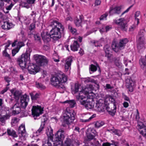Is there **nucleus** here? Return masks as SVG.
I'll return each mask as SVG.
<instances>
[{"label": "nucleus", "instance_id": "c9c22d12", "mask_svg": "<svg viewBox=\"0 0 146 146\" xmlns=\"http://www.w3.org/2000/svg\"><path fill=\"white\" fill-rule=\"evenodd\" d=\"M40 95V93H35L34 92L30 93V95L32 100H35L38 98Z\"/></svg>", "mask_w": 146, "mask_h": 146}, {"label": "nucleus", "instance_id": "7c9ffc66", "mask_svg": "<svg viewBox=\"0 0 146 146\" xmlns=\"http://www.w3.org/2000/svg\"><path fill=\"white\" fill-rule=\"evenodd\" d=\"M8 134L10 136H11L13 137H17L15 131L13 129H8L7 130Z\"/></svg>", "mask_w": 146, "mask_h": 146}, {"label": "nucleus", "instance_id": "6ab92c4d", "mask_svg": "<svg viewBox=\"0 0 146 146\" xmlns=\"http://www.w3.org/2000/svg\"><path fill=\"white\" fill-rule=\"evenodd\" d=\"M121 12V8L120 7L117 6L114 8L111 7L110 8L109 13L110 15L113 14H119Z\"/></svg>", "mask_w": 146, "mask_h": 146}, {"label": "nucleus", "instance_id": "412c9836", "mask_svg": "<svg viewBox=\"0 0 146 146\" xmlns=\"http://www.w3.org/2000/svg\"><path fill=\"white\" fill-rule=\"evenodd\" d=\"M2 28L5 30H7L12 28L13 26V24L9 21H5L1 23Z\"/></svg>", "mask_w": 146, "mask_h": 146}, {"label": "nucleus", "instance_id": "f8f14e48", "mask_svg": "<svg viewBox=\"0 0 146 146\" xmlns=\"http://www.w3.org/2000/svg\"><path fill=\"white\" fill-rule=\"evenodd\" d=\"M137 128L138 129L140 133L146 138V125L142 122H139Z\"/></svg>", "mask_w": 146, "mask_h": 146}, {"label": "nucleus", "instance_id": "c756f323", "mask_svg": "<svg viewBox=\"0 0 146 146\" xmlns=\"http://www.w3.org/2000/svg\"><path fill=\"white\" fill-rule=\"evenodd\" d=\"M91 89L90 87V86L89 87L85 88L84 89H83L82 91H80V92L78 95L80 93V92H82V95L85 96V97H86V94L89 93L90 92H91Z\"/></svg>", "mask_w": 146, "mask_h": 146}, {"label": "nucleus", "instance_id": "4be33fe9", "mask_svg": "<svg viewBox=\"0 0 146 146\" xmlns=\"http://www.w3.org/2000/svg\"><path fill=\"white\" fill-rule=\"evenodd\" d=\"M104 49L106 53V56L110 59L112 56L110 47L108 45H106L104 47Z\"/></svg>", "mask_w": 146, "mask_h": 146}, {"label": "nucleus", "instance_id": "052dcab7", "mask_svg": "<svg viewBox=\"0 0 146 146\" xmlns=\"http://www.w3.org/2000/svg\"><path fill=\"white\" fill-rule=\"evenodd\" d=\"M57 55L56 54H54L52 59L54 62H58L60 61L59 58L58 56H57V59H55V56Z\"/></svg>", "mask_w": 146, "mask_h": 146}, {"label": "nucleus", "instance_id": "e2e57ef3", "mask_svg": "<svg viewBox=\"0 0 146 146\" xmlns=\"http://www.w3.org/2000/svg\"><path fill=\"white\" fill-rule=\"evenodd\" d=\"M91 42L94 44L95 46H100V43L99 41H92Z\"/></svg>", "mask_w": 146, "mask_h": 146}, {"label": "nucleus", "instance_id": "a19ab883", "mask_svg": "<svg viewBox=\"0 0 146 146\" xmlns=\"http://www.w3.org/2000/svg\"><path fill=\"white\" fill-rule=\"evenodd\" d=\"M88 132L93 134L95 136L97 135V132L95 129L94 128H89L86 131V133H88Z\"/></svg>", "mask_w": 146, "mask_h": 146}, {"label": "nucleus", "instance_id": "4468645a", "mask_svg": "<svg viewBox=\"0 0 146 146\" xmlns=\"http://www.w3.org/2000/svg\"><path fill=\"white\" fill-rule=\"evenodd\" d=\"M28 70L30 74H35L39 71L40 68L35 64H31L28 66Z\"/></svg>", "mask_w": 146, "mask_h": 146}, {"label": "nucleus", "instance_id": "774afa93", "mask_svg": "<svg viewBox=\"0 0 146 146\" xmlns=\"http://www.w3.org/2000/svg\"><path fill=\"white\" fill-rule=\"evenodd\" d=\"M28 4L29 3L27 2H24L23 3V6L24 7L28 8L29 7V6Z\"/></svg>", "mask_w": 146, "mask_h": 146}, {"label": "nucleus", "instance_id": "de8ad7c7", "mask_svg": "<svg viewBox=\"0 0 146 146\" xmlns=\"http://www.w3.org/2000/svg\"><path fill=\"white\" fill-rule=\"evenodd\" d=\"M42 142V146H52L51 143L49 142L48 139L45 141L43 140Z\"/></svg>", "mask_w": 146, "mask_h": 146}, {"label": "nucleus", "instance_id": "3c124183", "mask_svg": "<svg viewBox=\"0 0 146 146\" xmlns=\"http://www.w3.org/2000/svg\"><path fill=\"white\" fill-rule=\"evenodd\" d=\"M86 134L88 139H89L91 140L93 139L95 136L94 135L90 133L89 132H88V133Z\"/></svg>", "mask_w": 146, "mask_h": 146}, {"label": "nucleus", "instance_id": "8fccbe9b", "mask_svg": "<svg viewBox=\"0 0 146 146\" xmlns=\"http://www.w3.org/2000/svg\"><path fill=\"white\" fill-rule=\"evenodd\" d=\"M79 87L80 86L78 84H75L74 90L72 92L74 93V94H76V93H77L78 91V90L79 88Z\"/></svg>", "mask_w": 146, "mask_h": 146}, {"label": "nucleus", "instance_id": "ea45409f", "mask_svg": "<svg viewBox=\"0 0 146 146\" xmlns=\"http://www.w3.org/2000/svg\"><path fill=\"white\" fill-rule=\"evenodd\" d=\"M104 124V122L101 121H97L94 122L95 127L98 128L102 126Z\"/></svg>", "mask_w": 146, "mask_h": 146}, {"label": "nucleus", "instance_id": "a18cd8bd", "mask_svg": "<svg viewBox=\"0 0 146 146\" xmlns=\"http://www.w3.org/2000/svg\"><path fill=\"white\" fill-rule=\"evenodd\" d=\"M36 87L38 89L42 90L45 89V86L42 84L41 83L38 82H36Z\"/></svg>", "mask_w": 146, "mask_h": 146}, {"label": "nucleus", "instance_id": "49530a36", "mask_svg": "<svg viewBox=\"0 0 146 146\" xmlns=\"http://www.w3.org/2000/svg\"><path fill=\"white\" fill-rule=\"evenodd\" d=\"M111 131L115 135H117L118 136H120L121 134V131L117 129H111Z\"/></svg>", "mask_w": 146, "mask_h": 146}, {"label": "nucleus", "instance_id": "338daca9", "mask_svg": "<svg viewBox=\"0 0 146 146\" xmlns=\"http://www.w3.org/2000/svg\"><path fill=\"white\" fill-rule=\"evenodd\" d=\"M98 41H99L100 44V43L104 44L106 42V41L103 38H101L100 40Z\"/></svg>", "mask_w": 146, "mask_h": 146}, {"label": "nucleus", "instance_id": "6e6552de", "mask_svg": "<svg viewBox=\"0 0 146 146\" xmlns=\"http://www.w3.org/2000/svg\"><path fill=\"white\" fill-rule=\"evenodd\" d=\"M35 60L38 65L44 66L47 64L48 60L44 56L36 54L34 56Z\"/></svg>", "mask_w": 146, "mask_h": 146}, {"label": "nucleus", "instance_id": "5701e85b", "mask_svg": "<svg viewBox=\"0 0 146 146\" xmlns=\"http://www.w3.org/2000/svg\"><path fill=\"white\" fill-rule=\"evenodd\" d=\"M14 4V3L12 2V1L7 3L6 5L5 9L3 10L4 13H9V11L11 9Z\"/></svg>", "mask_w": 146, "mask_h": 146}, {"label": "nucleus", "instance_id": "4c0bfd02", "mask_svg": "<svg viewBox=\"0 0 146 146\" xmlns=\"http://www.w3.org/2000/svg\"><path fill=\"white\" fill-rule=\"evenodd\" d=\"M21 102H24V101L29 102V96L25 94L22 96L21 97Z\"/></svg>", "mask_w": 146, "mask_h": 146}, {"label": "nucleus", "instance_id": "37998d69", "mask_svg": "<svg viewBox=\"0 0 146 146\" xmlns=\"http://www.w3.org/2000/svg\"><path fill=\"white\" fill-rule=\"evenodd\" d=\"M53 130L50 126L48 127V129L47 130L46 133L48 137L52 136L53 135Z\"/></svg>", "mask_w": 146, "mask_h": 146}, {"label": "nucleus", "instance_id": "680f3d73", "mask_svg": "<svg viewBox=\"0 0 146 146\" xmlns=\"http://www.w3.org/2000/svg\"><path fill=\"white\" fill-rule=\"evenodd\" d=\"M19 50L18 48L13 49L12 50V54L13 56H14L15 54L17 53L19 51Z\"/></svg>", "mask_w": 146, "mask_h": 146}, {"label": "nucleus", "instance_id": "58836bf2", "mask_svg": "<svg viewBox=\"0 0 146 146\" xmlns=\"http://www.w3.org/2000/svg\"><path fill=\"white\" fill-rule=\"evenodd\" d=\"M140 13L139 11H137L135 15V21H137V25L139 23V20L140 18Z\"/></svg>", "mask_w": 146, "mask_h": 146}, {"label": "nucleus", "instance_id": "bf43d9fd", "mask_svg": "<svg viewBox=\"0 0 146 146\" xmlns=\"http://www.w3.org/2000/svg\"><path fill=\"white\" fill-rule=\"evenodd\" d=\"M90 69L91 71H96L97 69V67L94 65L92 64L91 65Z\"/></svg>", "mask_w": 146, "mask_h": 146}, {"label": "nucleus", "instance_id": "2f4dec72", "mask_svg": "<svg viewBox=\"0 0 146 146\" xmlns=\"http://www.w3.org/2000/svg\"><path fill=\"white\" fill-rule=\"evenodd\" d=\"M63 146H73V143L69 138H66L65 140Z\"/></svg>", "mask_w": 146, "mask_h": 146}, {"label": "nucleus", "instance_id": "f257e3e1", "mask_svg": "<svg viewBox=\"0 0 146 146\" xmlns=\"http://www.w3.org/2000/svg\"><path fill=\"white\" fill-rule=\"evenodd\" d=\"M50 25L52 27L49 33L51 38L54 40H57L60 38L61 36L60 29H64L61 24L57 21L53 20L51 22Z\"/></svg>", "mask_w": 146, "mask_h": 146}, {"label": "nucleus", "instance_id": "72a5a7b5", "mask_svg": "<svg viewBox=\"0 0 146 146\" xmlns=\"http://www.w3.org/2000/svg\"><path fill=\"white\" fill-rule=\"evenodd\" d=\"M113 60L114 62V63L116 66L119 67L121 66L122 63L119 57H114L113 59Z\"/></svg>", "mask_w": 146, "mask_h": 146}, {"label": "nucleus", "instance_id": "f3484780", "mask_svg": "<svg viewBox=\"0 0 146 146\" xmlns=\"http://www.w3.org/2000/svg\"><path fill=\"white\" fill-rule=\"evenodd\" d=\"M137 41L138 44L137 46L139 47L141 46L140 45H141L143 46V44L144 41V37L143 31V30L141 31L139 33L138 35Z\"/></svg>", "mask_w": 146, "mask_h": 146}, {"label": "nucleus", "instance_id": "9d476101", "mask_svg": "<svg viewBox=\"0 0 146 146\" xmlns=\"http://www.w3.org/2000/svg\"><path fill=\"white\" fill-rule=\"evenodd\" d=\"M18 135L21 140L25 139V137L27 135V133L24 124H22L19 126L18 129Z\"/></svg>", "mask_w": 146, "mask_h": 146}, {"label": "nucleus", "instance_id": "39448f33", "mask_svg": "<svg viewBox=\"0 0 146 146\" xmlns=\"http://www.w3.org/2000/svg\"><path fill=\"white\" fill-rule=\"evenodd\" d=\"M31 51V49L29 48L27 49L26 52L22 54L21 57L18 58V63L22 69H23L25 68L26 62L29 61Z\"/></svg>", "mask_w": 146, "mask_h": 146}, {"label": "nucleus", "instance_id": "20e7f679", "mask_svg": "<svg viewBox=\"0 0 146 146\" xmlns=\"http://www.w3.org/2000/svg\"><path fill=\"white\" fill-rule=\"evenodd\" d=\"M76 113L74 110L70 108H67L63 114L64 122L67 124L72 123L75 119Z\"/></svg>", "mask_w": 146, "mask_h": 146}, {"label": "nucleus", "instance_id": "dca6fc26", "mask_svg": "<svg viewBox=\"0 0 146 146\" xmlns=\"http://www.w3.org/2000/svg\"><path fill=\"white\" fill-rule=\"evenodd\" d=\"M126 86L128 89L129 92H132L133 91L134 86L135 84L134 82L131 78H127L125 81Z\"/></svg>", "mask_w": 146, "mask_h": 146}, {"label": "nucleus", "instance_id": "bb28decb", "mask_svg": "<svg viewBox=\"0 0 146 146\" xmlns=\"http://www.w3.org/2000/svg\"><path fill=\"white\" fill-rule=\"evenodd\" d=\"M42 38L44 41L46 43H47L50 40L51 36L50 34L48 33H46L45 34L43 35L41 34Z\"/></svg>", "mask_w": 146, "mask_h": 146}, {"label": "nucleus", "instance_id": "a878e982", "mask_svg": "<svg viewBox=\"0 0 146 146\" xmlns=\"http://www.w3.org/2000/svg\"><path fill=\"white\" fill-rule=\"evenodd\" d=\"M83 20V16L82 15H80L78 17H77L76 18L74 21V23L76 25L77 27L80 26Z\"/></svg>", "mask_w": 146, "mask_h": 146}, {"label": "nucleus", "instance_id": "ddd939ff", "mask_svg": "<svg viewBox=\"0 0 146 146\" xmlns=\"http://www.w3.org/2000/svg\"><path fill=\"white\" fill-rule=\"evenodd\" d=\"M105 109H106L108 112L110 114L113 116L116 112V106L115 104H113L110 105L105 106Z\"/></svg>", "mask_w": 146, "mask_h": 146}, {"label": "nucleus", "instance_id": "864d4df0", "mask_svg": "<svg viewBox=\"0 0 146 146\" xmlns=\"http://www.w3.org/2000/svg\"><path fill=\"white\" fill-rule=\"evenodd\" d=\"M68 28L70 31L73 33L74 34L76 32V30L74 28H73L70 25H68Z\"/></svg>", "mask_w": 146, "mask_h": 146}, {"label": "nucleus", "instance_id": "4d7b16f0", "mask_svg": "<svg viewBox=\"0 0 146 146\" xmlns=\"http://www.w3.org/2000/svg\"><path fill=\"white\" fill-rule=\"evenodd\" d=\"M19 121V119L17 118H14L12 119L11 123L12 125H14Z\"/></svg>", "mask_w": 146, "mask_h": 146}, {"label": "nucleus", "instance_id": "13d9d810", "mask_svg": "<svg viewBox=\"0 0 146 146\" xmlns=\"http://www.w3.org/2000/svg\"><path fill=\"white\" fill-rule=\"evenodd\" d=\"M24 46V44L23 42H19L17 44V48L19 49L22 46Z\"/></svg>", "mask_w": 146, "mask_h": 146}, {"label": "nucleus", "instance_id": "f704fd0d", "mask_svg": "<svg viewBox=\"0 0 146 146\" xmlns=\"http://www.w3.org/2000/svg\"><path fill=\"white\" fill-rule=\"evenodd\" d=\"M64 103H67L68 104V106L72 108L74 107L76 104V102L74 100H67L64 102Z\"/></svg>", "mask_w": 146, "mask_h": 146}, {"label": "nucleus", "instance_id": "cd10ccee", "mask_svg": "<svg viewBox=\"0 0 146 146\" xmlns=\"http://www.w3.org/2000/svg\"><path fill=\"white\" fill-rule=\"evenodd\" d=\"M79 47V44L76 41H74L73 44L70 45V48L71 50L73 51H77Z\"/></svg>", "mask_w": 146, "mask_h": 146}, {"label": "nucleus", "instance_id": "0eeeda50", "mask_svg": "<svg viewBox=\"0 0 146 146\" xmlns=\"http://www.w3.org/2000/svg\"><path fill=\"white\" fill-rule=\"evenodd\" d=\"M128 42L126 38L121 40L119 43L116 44L115 42H113L111 47L112 49L116 52H118L119 50L124 48L125 44Z\"/></svg>", "mask_w": 146, "mask_h": 146}, {"label": "nucleus", "instance_id": "603ef678", "mask_svg": "<svg viewBox=\"0 0 146 146\" xmlns=\"http://www.w3.org/2000/svg\"><path fill=\"white\" fill-rule=\"evenodd\" d=\"M3 56L8 57L9 59L11 58L9 54L7 52L6 48H5V50L3 51Z\"/></svg>", "mask_w": 146, "mask_h": 146}, {"label": "nucleus", "instance_id": "9b49d317", "mask_svg": "<svg viewBox=\"0 0 146 146\" xmlns=\"http://www.w3.org/2000/svg\"><path fill=\"white\" fill-rule=\"evenodd\" d=\"M43 110L40 106H33L32 109V115L35 119L36 117L38 116L40 114L42 113Z\"/></svg>", "mask_w": 146, "mask_h": 146}, {"label": "nucleus", "instance_id": "a211bd4d", "mask_svg": "<svg viewBox=\"0 0 146 146\" xmlns=\"http://www.w3.org/2000/svg\"><path fill=\"white\" fill-rule=\"evenodd\" d=\"M11 109L12 114L14 115L19 114L21 111L20 105L18 103H16Z\"/></svg>", "mask_w": 146, "mask_h": 146}, {"label": "nucleus", "instance_id": "473e14b6", "mask_svg": "<svg viewBox=\"0 0 146 146\" xmlns=\"http://www.w3.org/2000/svg\"><path fill=\"white\" fill-rule=\"evenodd\" d=\"M139 62L141 68L146 71V63L144 58H141L139 60Z\"/></svg>", "mask_w": 146, "mask_h": 146}, {"label": "nucleus", "instance_id": "e433bc0d", "mask_svg": "<svg viewBox=\"0 0 146 146\" xmlns=\"http://www.w3.org/2000/svg\"><path fill=\"white\" fill-rule=\"evenodd\" d=\"M11 92L16 98H18L20 94V93L19 91L15 89L11 90Z\"/></svg>", "mask_w": 146, "mask_h": 146}, {"label": "nucleus", "instance_id": "79ce46f5", "mask_svg": "<svg viewBox=\"0 0 146 146\" xmlns=\"http://www.w3.org/2000/svg\"><path fill=\"white\" fill-rule=\"evenodd\" d=\"M19 20L21 22H25L26 24H28L30 23L29 20L25 16L21 17L19 18Z\"/></svg>", "mask_w": 146, "mask_h": 146}, {"label": "nucleus", "instance_id": "5fc2aeb1", "mask_svg": "<svg viewBox=\"0 0 146 146\" xmlns=\"http://www.w3.org/2000/svg\"><path fill=\"white\" fill-rule=\"evenodd\" d=\"M26 102V101L25 102V101H24V102H21L20 100L21 105L22 108H25L27 106L29 102Z\"/></svg>", "mask_w": 146, "mask_h": 146}, {"label": "nucleus", "instance_id": "1a4fd4ad", "mask_svg": "<svg viewBox=\"0 0 146 146\" xmlns=\"http://www.w3.org/2000/svg\"><path fill=\"white\" fill-rule=\"evenodd\" d=\"M113 21L116 24L119 25L123 31H127V25L125 19L124 18H121L117 20L115 19Z\"/></svg>", "mask_w": 146, "mask_h": 146}, {"label": "nucleus", "instance_id": "aec40b11", "mask_svg": "<svg viewBox=\"0 0 146 146\" xmlns=\"http://www.w3.org/2000/svg\"><path fill=\"white\" fill-rule=\"evenodd\" d=\"M72 61V58L71 57L68 58L65 60L64 65L66 71H67L70 70L71 63Z\"/></svg>", "mask_w": 146, "mask_h": 146}, {"label": "nucleus", "instance_id": "69168bd1", "mask_svg": "<svg viewBox=\"0 0 146 146\" xmlns=\"http://www.w3.org/2000/svg\"><path fill=\"white\" fill-rule=\"evenodd\" d=\"M35 27V24L34 23L31 24L30 26L29 29L30 30H33Z\"/></svg>", "mask_w": 146, "mask_h": 146}, {"label": "nucleus", "instance_id": "2eb2a0df", "mask_svg": "<svg viewBox=\"0 0 146 146\" xmlns=\"http://www.w3.org/2000/svg\"><path fill=\"white\" fill-rule=\"evenodd\" d=\"M47 120V118L44 117H43L42 119V122L40 126L36 132L34 133L33 135L34 136H37L42 133V130L44 128L45 125V122Z\"/></svg>", "mask_w": 146, "mask_h": 146}, {"label": "nucleus", "instance_id": "0e129e2a", "mask_svg": "<svg viewBox=\"0 0 146 146\" xmlns=\"http://www.w3.org/2000/svg\"><path fill=\"white\" fill-rule=\"evenodd\" d=\"M108 15L106 14H104L102 15L100 18V20H106Z\"/></svg>", "mask_w": 146, "mask_h": 146}, {"label": "nucleus", "instance_id": "c85d7f7f", "mask_svg": "<svg viewBox=\"0 0 146 146\" xmlns=\"http://www.w3.org/2000/svg\"><path fill=\"white\" fill-rule=\"evenodd\" d=\"M11 115L10 113H7L5 115H0V121L3 123L4 122L5 120L9 118Z\"/></svg>", "mask_w": 146, "mask_h": 146}, {"label": "nucleus", "instance_id": "c03bdc74", "mask_svg": "<svg viewBox=\"0 0 146 146\" xmlns=\"http://www.w3.org/2000/svg\"><path fill=\"white\" fill-rule=\"evenodd\" d=\"M84 81L85 83H87L89 82H92L96 84L99 87V85L98 84L96 81L94 80L91 79L90 78L88 77L84 79Z\"/></svg>", "mask_w": 146, "mask_h": 146}, {"label": "nucleus", "instance_id": "6e6d98bb", "mask_svg": "<svg viewBox=\"0 0 146 146\" xmlns=\"http://www.w3.org/2000/svg\"><path fill=\"white\" fill-rule=\"evenodd\" d=\"M105 104H109L110 102V99L109 96H106L105 99Z\"/></svg>", "mask_w": 146, "mask_h": 146}, {"label": "nucleus", "instance_id": "423d86ee", "mask_svg": "<svg viewBox=\"0 0 146 146\" xmlns=\"http://www.w3.org/2000/svg\"><path fill=\"white\" fill-rule=\"evenodd\" d=\"M65 137L64 131L63 129H60L55 133L53 141L54 142V144L58 145L59 144H62V141Z\"/></svg>", "mask_w": 146, "mask_h": 146}, {"label": "nucleus", "instance_id": "09e8293b", "mask_svg": "<svg viewBox=\"0 0 146 146\" xmlns=\"http://www.w3.org/2000/svg\"><path fill=\"white\" fill-rule=\"evenodd\" d=\"M34 37L35 41L38 42H40V37L39 34H36L35 35Z\"/></svg>", "mask_w": 146, "mask_h": 146}, {"label": "nucleus", "instance_id": "7ed1b4c3", "mask_svg": "<svg viewBox=\"0 0 146 146\" xmlns=\"http://www.w3.org/2000/svg\"><path fill=\"white\" fill-rule=\"evenodd\" d=\"M82 93L81 92L76 97L77 100L80 102V104L84 106L88 110L92 109L94 108V102L92 99H86L85 96L82 95Z\"/></svg>", "mask_w": 146, "mask_h": 146}, {"label": "nucleus", "instance_id": "f03ea898", "mask_svg": "<svg viewBox=\"0 0 146 146\" xmlns=\"http://www.w3.org/2000/svg\"><path fill=\"white\" fill-rule=\"evenodd\" d=\"M66 76L64 74H57L51 78L50 81L52 85L54 86H58L59 89L63 90H65L64 86L62 84L67 81Z\"/></svg>", "mask_w": 146, "mask_h": 146}, {"label": "nucleus", "instance_id": "393cba45", "mask_svg": "<svg viewBox=\"0 0 146 146\" xmlns=\"http://www.w3.org/2000/svg\"><path fill=\"white\" fill-rule=\"evenodd\" d=\"M89 115L87 114L85 115L84 119H80V121L82 122H87L90 121L92 118L95 117L96 116V114H94L91 116L89 117Z\"/></svg>", "mask_w": 146, "mask_h": 146}, {"label": "nucleus", "instance_id": "b1692460", "mask_svg": "<svg viewBox=\"0 0 146 146\" xmlns=\"http://www.w3.org/2000/svg\"><path fill=\"white\" fill-rule=\"evenodd\" d=\"M105 104L102 103L97 102L96 104L95 108L96 110L99 111H104Z\"/></svg>", "mask_w": 146, "mask_h": 146}]
</instances>
